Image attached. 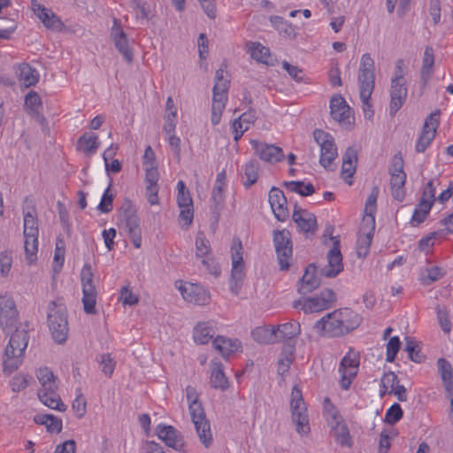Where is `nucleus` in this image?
Listing matches in <instances>:
<instances>
[{
	"instance_id": "1",
	"label": "nucleus",
	"mask_w": 453,
	"mask_h": 453,
	"mask_svg": "<svg viewBox=\"0 0 453 453\" xmlns=\"http://www.w3.org/2000/svg\"><path fill=\"white\" fill-rule=\"evenodd\" d=\"M359 324L358 316L352 310H335L320 319L314 329L322 336L338 337L355 329Z\"/></svg>"
},
{
	"instance_id": "2",
	"label": "nucleus",
	"mask_w": 453,
	"mask_h": 453,
	"mask_svg": "<svg viewBox=\"0 0 453 453\" xmlns=\"http://www.w3.org/2000/svg\"><path fill=\"white\" fill-rule=\"evenodd\" d=\"M191 420L195 426L200 441L205 448H209L213 441L211 426L206 418L202 403L198 400V394L195 388L188 386L185 389Z\"/></svg>"
},
{
	"instance_id": "3",
	"label": "nucleus",
	"mask_w": 453,
	"mask_h": 453,
	"mask_svg": "<svg viewBox=\"0 0 453 453\" xmlns=\"http://www.w3.org/2000/svg\"><path fill=\"white\" fill-rule=\"evenodd\" d=\"M28 340V334L24 329L16 330L11 335L3 357V369L4 372L11 374L20 366Z\"/></svg>"
},
{
	"instance_id": "4",
	"label": "nucleus",
	"mask_w": 453,
	"mask_h": 453,
	"mask_svg": "<svg viewBox=\"0 0 453 453\" xmlns=\"http://www.w3.org/2000/svg\"><path fill=\"white\" fill-rule=\"evenodd\" d=\"M48 308V326L51 336L56 342L64 343L69 332L66 308L56 301L50 302Z\"/></svg>"
},
{
	"instance_id": "5",
	"label": "nucleus",
	"mask_w": 453,
	"mask_h": 453,
	"mask_svg": "<svg viewBox=\"0 0 453 453\" xmlns=\"http://www.w3.org/2000/svg\"><path fill=\"white\" fill-rule=\"evenodd\" d=\"M23 234L26 260L28 265H32L37 259L39 234L38 220L35 209L24 213Z\"/></svg>"
},
{
	"instance_id": "6",
	"label": "nucleus",
	"mask_w": 453,
	"mask_h": 453,
	"mask_svg": "<svg viewBox=\"0 0 453 453\" xmlns=\"http://www.w3.org/2000/svg\"><path fill=\"white\" fill-rule=\"evenodd\" d=\"M405 65L403 59L395 63L394 76L391 79L389 112L395 115L403 106L407 96V84L404 78Z\"/></svg>"
},
{
	"instance_id": "7",
	"label": "nucleus",
	"mask_w": 453,
	"mask_h": 453,
	"mask_svg": "<svg viewBox=\"0 0 453 453\" xmlns=\"http://www.w3.org/2000/svg\"><path fill=\"white\" fill-rule=\"evenodd\" d=\"M290 407L292 421L296 426V432L301 435L310 433L311 427L307 408L303 398V394L298 386L295 385L291 391Z\"/></svg>"
},
{
	"instance_id": "8",
	"label": "nucleus",
	"mask_w": 453,
	"mask_h": 453,
	"mask_svg": "<svg viewBox=\"0 0 453 453\" xmlns=\"http://www.w3.org/2000/svg\"><path fill=\"white\" fill-rule=\"evenodd\" d=\"M359 365V353L350 348L342 358L338 367L339 384L342 389L348 390L350 388L358 373Z\"/></svg>"
},
{
	"instance_id": "9",
	"label": "nucleus",
	"mask_w": 453,
	"mask_h": 453,
	"mask_svg": "<svg viewBox=\"0 0 453 453\" xmlns=\"http://www.w3.org/2000/svg\"><path fill=\"white\" fill-rule=\"evenodd\" d=\"M374 61L369 53H365L361 57L358 68V88L359 96L367 99L371 97L375 87Z\"/></svg>"
},
{
	"instance_id": "10",
	"label": "nucleus",
	"mask_w": 453,
	"mask_h": 453,
	"mask_svg": "<svg viewBox=\"0 0 453 453\" xmlns=\"http://www.w3.org/2000/svg\"><path fill=\"white\" fill-rule=\"evenodd\" d=\"M121 220L124 224L133 245L136 249L142 246V229L140 227V219L130 201L125 202L121 207Z\"/></svg>"
},
{
	"instance_id": "11",
	"label": "nucleus",
	"mask_w": 453,
	"mask_h": 453,
	"mask_svg": "<svg viewBox=\"0 0 453 453\" xmlns=\"http://www.w3.org/2000/svg\"><path fill=\"white\" fill-rule=\"evenodd\" d=\"M93 272L91 265L86 264L83 265L81 272V280L82 286V303L84 311L88 314H96V289L93 284Z\"/></svg>"
},
{
	"instance_id": "12",
	"label": "nucleus",
	"mask_w": 453,
	"mask_h": 453,
	"mask_svg": "<svg viewBox=\"0 0 453 453\" xmlns=\"http://www.w3.org/2000/svg\"><path fill=\"white\" fill-rule=\"evenodd\" d=\"M313 137L320 148L319 164L327 169L338 156L334 139L329 133L322 129H315Z\"/></svg>"
},
{
	"instance_id": "13",
	"label": "nucleus",
	"mask_w": 453,
	"mask_h": 453,
	"mask_svg": "<svg viewBox=\"0 0 453 453\" xmlns=\"http://www.w3.org/2000/svg\"><path fill=\"white\" fill-rule=\"evenodd\" d=\"M273 243L281 270H288L292 258L293 249L291 234L288 230L274 231Z\"/></svg>"
},
{
	"instance_id": "14",
	"label": "nucleus",
	"mask_w": 453,
	"mask_h": 453,
	"mask_svg": "<svg viewBox=\"0 0 453 453\" xmlns=\"http://www.w3.org/2000/svg\"><path fill=\"white\" fill-rule=\"evenodd\" d=\"M232 272L230 280V290L238 295L244 276V262L242 257V245L240 241L235 242L231 248Z\"/></svg>"
},
{
	"instance_id": "15",
	"label": "nucleus",
	"mask_w": 453,
	"mask_h": 453,
	"mask_svg": "<svg viewBox=\"0 0 453 453\" xmlns=\"http://www.w3.org/2000/svg\"><path fill=\"white\" fill-rule=\"evenodd\" d=\"M333 247L327 252V265L319 270V276L334 278L343 270L342 256L340 250V240L336 236H330Z\"/></svg>"
},
{
	"instance_id": "16",
	"label": "nucleus",
	"mask_w": 453,
	"mask_h": 453,
	"mask_svg": "<svg viewBox=\"0 0 453 453\" xmlns=\"http://www.w3.org/2000/svg\"><path fill=\"white\" fill-rule=\"evenodd\" d=\"M440 124V111H434L429 114L423 125L421 134L416 142L415 150L418 153L424 152L431 144L435 137L437 127Z\"/></svg>"
},
{
	"instance_id": "17",
	"label": "nucleus",
	"mask_w": 453,
	"mask_h": 453,
	"mask_svg": "<svg viewBox=\"0 0 453 453\" xmlns=\"http://www.w3.org/2000/svg\"><path fill=\"white\" fill-rule=\"evenodd\" d=\"M181 296L188 303L196 305H207L211 301L210 292L202 285L191 282H180L178 286Z\"/></svg>"
},
{
	"instance_id": "18",
	"label": "nucleus",
	"mask_w": 453,
	"mask_h": 453,
	"mask_svg": "<svg viewBox=\"0 0 453 453\" xmlns=\"http://www.w3.org/2000/svg\"><path fill=\"white\" fill-rule=\"evenodd\" d=\"M330 114L342 127L349 128L354 123V116L345 99L335 95L330 100Z\"/></svg>"
},
{
	"instance_id": "19",
	"label": "nucleus",
	"mask_w": 453,
	"mask_h": 453,
	"mask_svg": "<svg viewBox=\"0 0 453 453\" xmlns=\"http://www.w3.org/2000/svg\"><path fill=\"white\" fill-rule=\"evenodd\" d=\"M375 230V218L364 217L359 228L357 242V253L358 257H365L369 253Z\"/></svg>"
},
{
	"instance_id": "20",
	"label": "nucleus",
	"mask_w": 453,
	"mask_h": 453,
	"mask_svg": "<svg viewBox=\"0 0 453 453\" xmlns=\"http://www.w3.org/2000/svg\"><path fill=\"white\" fill-rule=\"evenodd\" d=\"M18 322V311L13 299L9 296H0V326L4 331H10Z\"/></svg>"
},
{
	"instance_id": "21",
	"label": "nucleus",
	"mask_w": 453,
	"mask_h": 453,
	"mask_svg": "<svg viewBox=\"0 0 453 453\" xmlns=\"http://www.w3.org/2000/svg\"><path fill=\"white\" fill-rule=\"evenodd\" d=\"M438 371L443 382L446 395L449 400V411L448 419L453 426V370L452 366L445 358H439L437 361Z\"/></svg>"
},
{
	"instance_id": "22",
	"label": "nucleus",
	"mask_w": 453,
	"mask_h": 453,
	"mask_svg": "<svg viewBox=\"0 0 453 453\" xmlns=\"http://www.w3.org/2000/svg\"><path fill=\"white\" fill-rule=\"evenodd\" d=\"M31 9L45 27L54 31L62 30L63 22L50 9L46 8L37 0H32Z\"/></svg>"
},
{
	"instance_id": "23",
	"label": "nucleus",
	"mask_w": 453,
	"mask_h": 453,
	"mask_svg": "<svg viewBox=\"0 0 453 453\" xmlns=\"http://www.w3.org/2000/svg\"><path fill=\"white\" fill-rule=\"evenodd\" d=\"M268 201L274 217L279 221H286L289 217V211L283 191L278 188H272L268 195Z\"/></svg>"
},
{
	"instance_id": "24",
	"label": "nucleus",
	"mask_w": 453,
	"mask_h": 453,
	"mask_svg": "<svg viewBox=\"0 0 453 453\" xmlns=\"http://www.w3.org/2000/svg\"><path fill=\"white\" fill-rule=\"evenodd\" d=\"M250 143L256 155L265 162L275 164L284 158V153L280 147L258 141H251Z\"/></svg>"
},
{
	"instance_id": "25",
	"label": "nucleus",
	"mask_w": 453,
	"mask_h": 453,
	"mask_svg": "<svg viewBox=\"0 0 453 453\" xmlns=\"http://www.w3.org/2000/svg\"><path fill=\"white\" fill-rule=\"evenodd\" d=\"M157 434L167 447L178 451H184V440L180 432L173 426L159 424L156 428Z\"/></svg>"
},
{
	"instance_id": "26",
	"label": "nucleus",
	"mask_w": 453,
	"mask_h": 453,
	"mask_svg": "<svg viewBox=\"0 0 453 453\" xmlns=\"http://www.w3.org/2000/svg\"><path fill=\"white\" fill-rule=\"evenodd\" d=\"M390 174L391 195L395 199L402 202L405 197L404 184L406 182V174L403 170L401 159L398 163H395Z\"/></svg>"
},
{
	"instance_id": "27",
	"label": "nucleus",
	"mask_w": 453,
	"mask_h": 453,
	"mask_svg": "<svg viewBox=\"0 0 453 453\" xmlns=\"http://www.w3.org/2000/svg\"><path fill=\"white\" fill-rule=\"evenodd\" d=\"M111 38L114 42L116 49L128 62H132L133 54L129 47L127 34L121 29L120 25L117 19H113V25L111 29Z\"/></svg>"
},
{
	"instance_id": "28",
	"label": "nucleus",
	"mask_w": 453,
	"mask_h": 453,
	"mask_svg": "<svg viewBox=\"0 0 453 453\" xmlns=\"http://www.w3.org/2000/svg\"><path fill=\"white\" fill-rule=\"evenodd\" d=\"M293 220L303 233H314L317 226V219L313 213L299 208L297 205L295 206L293 215Z\"/></svg>"
},
{
	"instance_id": "29",
	"label": "nucleus",
	"mask_w": 453,
	"mask_h": 453,
	"mask_svg": "<svg viewBox=\"0 0 453 453\" xmlns=\"http://www.w3.org/2000/svg\"><path fill=\"white\" fill-rule=\"evenodd\" d=\"M318 274H319V271L317 272L314 265H310L306 268L303 276L300 280V287L298 288L300 294H309L319 287L321 281Z\"/></svg>"
},
{
	"instance_id": "30",
	"label": "nucleus",
	"mask_w": 453,
	"mask_h": 453,
	"mask_svg": "<svg viewBox=\"0 0 453 453\" xmlns=\"http://www.w3.org/2000/svg\"><path fill=\"white\" fill-rule=\"evenodd\" d=\"M213 346L225 358L242 349V344L239 340L230 339L221 335L214 339Z\"/></svg>"
},
{
	"instance_id": "31",
	"label": "nucleus",
	"mask_w": 453,
	"mask_h": 453,
	"mask_svg": "<svg viewBox=\"0 0 453 453\" xmlns=\"http://www.w3.org/2000/svg\"><path fill=\"white\" fill-rule=\"evenodd\" d=\"M210 383L213 388L225 391L229 387V381L223 371V365L218 360L211 361Z\"/></svg>"
},
{
	"instance_id": "32",
	"label": "nucleus",
	"mask_w": 453,
	"mask_h": 453,
	"mask_svg": "<svg viewBox=\"0 0 453 453\" xmlns=\"http://www.w3.org/2000/svg\"><path fill=\"white\" fill-rule=\"evenodd\" d=\"M215 334V322H199L193 330V339L198 344H206Z\"/></svg>"
},
{
	"instance_id": "33",
	"label": "nucleus",
	"mask_w": 453,
	"mask_h": 453,
	"mask_svg": "<svg viewBox=\"0 0 453 453\" xmlns=\"http://www.w3.org/2000/svg\"><path fill=\"white\" fill-rule=\"evenodd\" d=\"M16 74L19 81L26 88L35 86L39 81V73L27 63L17 66Z\"/></svg>"
},
{
	"instance_id": "34",
	"label": "nucleus",
	"mask_w": 453,
	"mask_h": 453,
	"mask_svg": "<svg viewBox=\"0 0 453 453\" xmlns=\"http://www.w3.org/2000/svg\"><path fill=\"white\" fill-rule=\"evenodd\" d=\"M248 53L257 62L269 65L271 57L270 50L258 42H248L246 43Z\"/></svg>"
},
{
	"instance_id": "35",
	"label": "nucleus",
	"mask_w": 453,
	"mask_h": 453,
	"mask_svg": "<svg viewBox=\"0 0 453 453\" xmlns=\"http://www.w3.org/2000/svg\"><path fill=\"white\" fill-rule=\"evenodd\" d=\"M230 86V80L226 66H221L216 71L213 95H220L227 98V92Z\"/></svg>"
},
{
	"instance_id": "36",
	"label": "nucleus",
	"mask_w": 453,
	"mask_h": 453,
	"mask_svg": "<svg viewBox=\"0 0 453 453\" xmlns=\"http://www.w3.org/2000/svg\"><path fill=\"white\" fill-rule=\"evenodd\" d=\"M38 397L40 401L50 409L63 411L65 410V405L61 401L57 393V388H52L45 391H38Z\"/></svg>"
},
{
	"instance_id": "37",
	"label": "nucleus",
	"mask_w": 453,
	"mask_h": 453,
	"mask_svg": "<svg viewBox=\"0 0 453 453\" xmlns=\"http://www.w3.org/2000/svg\"><path fill=\"white\" fill-rule=\"evenodd\" d=\"M100 142L98 136L95 134H84L77 142V149L85 155L90 156L96 153L99 147Z\"/></svg>"
},
{
	"instance_id": "38",
	"label": "nucleus",
	"mask_w": 453,
	"mask_h": 453,
	"mask_svg": "<svg viewBox=\"0 0 453 453\" xmlns=\"http://www.w3.org/2000/svg\"><path fill=\"white\" fill-rule=\"evenodd\" d=\"M300 332L301 326L296 320L283 323L275 326V334H278L277 341L292 339L297 336L300 334Z\"/></svg>"
},
{
	"instance_id": "39",
	"label": "nucleus",
	"mask_w": 453,
	"mask_h": 453,
	"mask_svg": "<svg viewBox=\"0 0 453 453\" xmlns=\"http://www.w3.org/2000/svg\"><path fill=\"white\" fill-rule=\"evenodd\" d=\"M251 334L256 342L263 344L273 343L278 339V334H275V326L257 327L252 331Z\"/></svg>"
},
{
	"instance_id": "40",
	"label": "nucleus",
	"mask_w": 453,
	"mask_h": 453,
	"mask_svg": "<svg viewBox=\"0 0 453 453\" xmlns=\"http://www.w3.org/2000/svg\"><path fill=\"white\" fill-rule=\"evenodd\" d=\"M243 175L246 180L243 182L245 188L255 184L259 176V164L256 159L248 161L242 167Z\"/></svg>"
},
{
	"instance_id": "41",
	"label": "nucleus",
	"mask_w": 453,
	"mask_h": 453,
	"mask_svg": "<svg viewBox=\"0 0 453 453\" xmlns=\"http://www.w3.org/2000/svg\"><path fill=\"white\" fill-rule=\"evenodd\" d=\"M36 377L41 384L38 391H50L52 388H58L56 378L50 369L46 367L38 369Z\"/></svg>"
},
{
	"instance_id": "42",
	"label": "nucleus",
	"mask_w": 453,
	"mask_h": 453,
	"mask_svg": "<svg viewBox=\"0 0 453 453\" xmlns=\"http://www.w3.org/2000/svg\"><path fill=\"white\" fill-rule=\"evenodd\" d=\"M333 418L335 421L334 429L337 442L342 446H351V438L347 426L340 422L339 415L334 414Z\"/></svg>"
},
{
	"instance_id": "43",
	"label": "nucleus",
	"mask_w": 453,
	"mask_h": 453,
	"mask_svg": "<svg viewBox=\"0 0 453 453\" xmlns=\"http://www.w3.org/2000/svg\"><path fill=\"white\" fill-rule=\"evenodd\" d=\"M226 97H222V96L219 94L212 95L211 121L213 126L219 124L222 113L226 108Z\"/></svg>"
},
{
	"instance_id": "44",
	"label": "nucleus",
	"mask_w": 453,
	"mask_h": 453,
	"mask_svg": "<svg viewBox=\"0 0 453 453\" xmlns=\"http://www.w3.org/2000/svg\"><path fill=\"white\" fill-rule=\"evenodd\" d=\"M269 20L272 26L277 29L282 36L295 38V27L282 17L273 15L270 17Z\"/></svg>"
},
{
	"instance_id": "45",
	"label": "nucleus",
	"mask_w": 453,
	"mask_h": 453,
	"mask_svg": "<svg viewBox=\"0 0 453 453\" xmlns=\"http://www.w3.org/2000/svg\"><path fill=\"white\" fill-rule=\"evenodd\" d=\"M284 187L293 193H297L302 196H308L315 192V188L311 183H304L300 180L285 181Z\"/></svg>"
},
{
	"instance_id": "46",
	"label": "nucleus",
	"mask_w": 453,
	"mask_h": 453,
	"mask_svg": "<svg viewBox=\"0 0 453 453\" xmlns=\"http://www.w3.org/2000/svg\"><path fill=\"white\" fill-rule=\"evenodd\" d=\"M399 382L397 375L394 372H388L383 374L380 383V396L384 397L390 394L395 385Z\"/></svg>"
},
{
	"instance_id": "47",
	"label": "nucleus",
	"mask_w": 453,
	"mask_h": 453,
	"mask_svg": "<svg viewBox=\"0 0 453 453\" xmlns=\"http://www.w3.org/2000/svg\"><path fill=\"white\" fill-rule=\"evenodd\" d=\"M293 362V347H285L277 362V372L280 375L284 376L289 370Z\"/></svg>"
},
{
	"instance_id": "48",
	"label": "nucleus",
	"mask_w": 453,
	"mask_h": 453,
	"mask_svg": "<svg viewBox=\"0 0 453 453\" xmlns=\"http://www.w3.org/2000/svg\"><path fill=\"white\" fill-rule=\"evenodd\" d=\"M35 421L41 425H44L48 431L51 433H59L62 430V420L53 415H40L35 418Z\"/></svg>"
},
{
	"instance_id": "49",
	"label": "nucleus",
	"mask_w": 453,
	"mask_h": 453,
	"mask_svg": "<svg viewBox=\"0 0 453 453\" xmlns=\"http://www.w3.org/2000/svg\"><path fill=\"white\" fill-rule=\"evenodd\" d=\"M433 204L429 203L425 200H419V203L411 217V223L413 226L419 225L424 222L426 217L428 216Z\"/></svg>"
},
{
	"instance_id": "50",
	"label": "nucleus",
	"mask_w": 453,
	"mask_h": 453,
	"mask_svg": "<svg viewBox=\"0 0 453 453\" xmlns=\"http://www.w3.org/2000/svg\"><path fill=\"white\" fill-rule=\"evenodd\" d=\"M42 103L40 96L38 93L35 91H30L26 96H25V109L27 112L30 115L38 114L41 108H42Z\"/></svg>"
},
{
	"instance_id": "51",
	"label": "nucleus",
	"mask_w": 453,
	"mask_h": 453,
	"mask_svg": "<svg viewBox=\"0 0 453 453\" xmlns=\"http://www.w3.org/2000/svg\"><path fill=\"white\" fill-rule=\"evenodd\" d=\"M329 307L326 305V301L319 296L305 299L303 304L304 312H319Z\"/></svg>"
},
{
	"instance_id": "52",
	"label": "nucleus",
	"mask_w": 453,
	"mask_h": 453,
	"mask_svg": "<svg viewBox=\"0 0 453 453\" xmlns=\"http://www.w3.org/2000/svg\"><path fill=\"white\" fill-rule=\"evenodd\" d=\"M405 341L404 351L408 353L410 359L415 363H421L425 359V356L421 353L418 342L409 337Z\"/></svg>"
},
{
	"instance_id": "53",
	"label": "nucleus",
	"mask_w": 453,
	"mask_h": 453,
	"mask_svg": "<svg viewBox=\"0 0 453 453\" xmlns=\"http://www.w3.org/2000/svg\"><path fill=\"white\" fill-rule=\"evenodd\" d=\"M196 255L201 259L211 257L210 243L203 233H198L196 238Z\"/></svg>"
},
{
	"instance_id": "54",
	"label": "nucleus",
	"mask_w": 453,
	"mask_h": 453,
	"mask_svg": "<svg viewBox=\"0 0 453 453\" xmlns=\"http://www.w3.org/2000/svg\"><path fill=\"white\" fill-rule=\"evenodd\" d=\"M177 203L179 207L193 206V200L190 196L189 190L186 188L183 180H179L177 183Z\"/></svg>"
},
{
	"instance_id": "55",
	"label": "nucleus",
	"mask_w": 453,
	"mask_h": 453,
	"mask_svg": "<svg viewBox=\"0 0 453 453\" xmlns=\"http://www.w3.org/2000/svg\"><path fill=\"white\" fill-rule=\"evenodd\" d=\"M102 372L107 376L111 377L115 366L116 361L111 357L109 353L102 354L97 357Z\"/></svg>"
},
{
	"instance_id": "56",
	"label": "nucleus",
	"mask_w": 453,
	"mask_h": 453,
	"mask_svg": "<svg viewBox=\"0 0 453 453\" xmlns=\"http://www.w3.org/2000/svg\"><path fill=\"white\" fill-rule=\"evenodd\" d=\"M443 273L441 269L438 266H431L426 268L421 274L420 280L423 284L429 285L434 281L441 279Z\"/></svg>"
},
{
	"instance_id": "57",
	"label": "nucleus",
	"mask_w": 453,
	"mask_h": 453,
	"mask_svg": "<svg viewBox=\"0 0 453 453\" xmlns=\"http://www.w3.org/2000/svg\"><path fill=\"white\" fill-rule=\"evenodd\" d=\"M401 342L398 336L391 337L387 343L386 360L389 363L394 362L400 349Z\"/></svg>"
},
{
	"instance_id": "58",
	"label": "nucleus",
	"mask_w": 453,
	"mask_h": 453,
	"mask_svg": "<svg viewBox=\"0 0 453 453\" xmlns=\"http://www.w3.org/2000/svg\"><path fill=\"white\" fill-rule=\"evenodd\" d=\"M111 184L104 190L101 201L97 206V210L103 213H108L112 210L113 195L110 192Z\"/></svg>"
},
{
	"instance_id": "59",
	"label": "nucleus",
	"mask_w": 453,
	"mask_h": 453,
	"mask_svg": "<svg viewBox=\"0 0 453 453\" xmlns=\"http://www.w3.org/2000/svg\"><path fill=\"white\" fill-rule=\"evenodd\" d=\"M379 189L377 187H374L366 199L365 212V215L364 217H371L374 218V213L376 211V202L378 198Z\"/></svg>"
},
{
	"instance_id": "60",
	"label": "nucleus",
	"mask_w": 453,
	"mask_h": 453,
	"mask_svg": "<svg viewBox=\"0 0 453 453\" xmlns=\"http://www.w3.org/2000/svg\"><path fill=\"white\" fill-rule=\"evenodd\" d=\"M403 417V410L398 403H394L385 414V421L388 424H395Z\"/></svg>"
},
{
	"instance_id": "61",
	"label": "nucleus",
	"mask_w": 453,
	"mask_h": 453,
	"mask_svg": "<svg viewBox=\"0 0 453 453\" xmlns=\"http://www.w3.org/2000/svg\"><path fill=\"white\" fill-rule=\"evenodd\" d=\"M179 221L182 227L188 228L193 222L194 210L193 206L179 207Z\"/></svg>"
},
{
	"instance_id": "62",
	"label": "nucleus",
	"mask_w": 453,
	"mask_h": 453,
	"mask_svg": "<svg viewBox=\"0 0 453 453\" xmlns=\"http://www.w3.org/2000/svg\"><path fill=\"white\" fill-rule=\"evenodd\" d=\"M133 8L136 12V17L142 19H147L150 17V6L143 0H132Z\"/></svg>"
},
{
	"instance_id": "63",
	"label": "nucleus",
	"mask_w": 453,
	"mask_h": 453,
	"mask_svg": "<svg viewBox=\"0 0 453 453\" xmlns=\"http://www.w3.org/2000/svg\"><path fill=\"white\" fill-rule=\"evenodd\" d=\"M12 265V257L8 251H3L0 253V273L5 277L11 271Z\"/></svg>"
},
{
	"instance_id": "64",
	"label": "nucleus",
	"mask_w": 453,
	"mask_h": 453,
	"mask_svg": "<svg viewBox=\"0 0 453 453\" xmlns=\"http://www.w3.org/2000/svg\"><path fill=\"white\" fill-rule=\"evenodd\" d=\"M27 385L28 379L25 374H17L11 380V388L13 392H19L25 389Z\"/></svg>"
}]
</instances>
